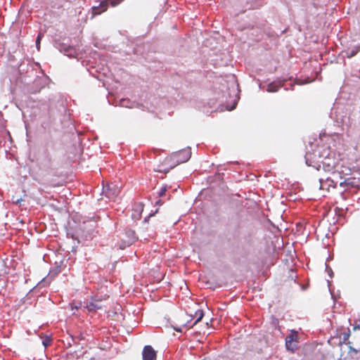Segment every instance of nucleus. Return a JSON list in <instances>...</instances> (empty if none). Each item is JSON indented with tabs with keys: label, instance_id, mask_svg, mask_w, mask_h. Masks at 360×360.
Segmentation results:
<instances>
[{
	"label": "nucleus",
	"instance_id": "nucleus-18",
	"mask_svg": "<svg viewBox=\"0 0 360 360\" xmlns=\"http://www.w3.org/2000/svg\"><path fill=\"white\" fill-rule=\"evenodd\" d=\"M51 339L49 336H46L42 340V344L44 346V347H46L48 345H49L51 344Z\"/></svg>",
	"mask_w": 360,
	"mask_h": 360
},
{
	"label": "nucleus",
	"instance_id": "nucleus-6",
	"mask_svg": "<svg viewBox=\"0 0 360 360\" xmlns=\"http://www.w3.org/2000/svg\"><path fill=\"white\" fill-rule=\"evenodd\" d=\"M191 157V149L187 147L172 154V158L178 164L187 162Z\"/></svg>",
	"mask_w": 360,
	"mask_h": 360
},
{
	"label": "nucleus",
	"instance_id": "nucleus-2",
	"mask_svg": "<svg viewBox=\"0 0 360 360\" xmlns=\"http://www.w3.org/2000/svg\"><path fill=\"white\" fill-rule=\"evenodd\" d=\"M54 46L70 58H76L78 55V50L75 46L66 44L60 40H55Z\"/></svg>",
	"mask_w": 360,
	"mask_h": 360
},
{
	"label": "nucleus",
	"instance_id": "nucleus-17",
	"mask_svg": "<svg viewBox=\"0 0 360 360\" xmlns=\"http://www.w3.org/2000/svg\"><path fill=\"white\" fill-rule=\"evenodd\" d=\"M333 172H335L338 174V176H335V186L336 187V185L338 184V180H341L342 179V176H341V172L339 171L338 169V167L335 168V169H333L332 172H330V176H333Z\"/></svg>",
	"mask_w": 360,
	"mask_h": 360
},
{
	"label": "nucleus",
	"instance_id": "nucleus-24",
	"mask_svg": "<svg viewBox=\"0 0 360 360\" xmlns=\"http://www.w3.org/2000/svg\"><path fill=\"white\" fill-rule=\"evenodd\" d=\"M21 201H22V198H18L15 200H13V203L18 205L21 202Z\"/></svg>",
	"mask_w": 360,
	"mask_h": 360
},
{
	"label": "nucleus",
	"instance_id": "nucleus-3",
	"mask_svg": "<svg viewBox=\"0 0 360 360\" xmlns=\"http://www.w3.org/2000/svg\"><path fill=\"white\" fill-rule=\"evenodd\" d=\"M322 168L326 172H330L338 167V160L333 156V153L329 148V155L323 157L320 162Z\"/></svg>",
	"mask_w": 360,
	"mask_h": 360
},
{
	"label": "nucleus",
	"instance_id": "nucleus-11",
	"mask_svg": "<svg viewBox=\"0 0 360 360\" xmlns=\"http://www.w3.org/2000/svg\"><path fill=\"white\" fill-rule=\"evenodd\" d=\"M103 192L105 193V195L108 198H112L114 196L118 195V193H120V190L115 185H107L105 188L103 187Z\"/></svg>",
	"mask_w": 360,
	"mask_h": 360
},
{
	"label": "nucleus",
	"instance_id": "nucleus-22",
	"mask_svg": "<svg viewBox=\"0 0 360 360\" xmlns=\"http://www.w3.org/2000/svg\"><path fill=\"white\" fill-rule=\"evenodd\" d=\"M360 329V321L359 323L358 321H355V324L354 326V330H359Z\"/></svg>",
	"mask_w": 360,
	"mask_h": 360
},
{
	"label": "nucleus",
	"instance_id": "nucleus-9",
	"mask_svg": "<svg viewBox=\"0 0 360 360\" xmlns=\"http://www.w3.org/2000/svg\"><path fill=\"white\" fill-rule=\"evenodd\" d=\"M85 307L90 312L96 311L102 308L101 300L92 297L91 300L86 303Z\"/></svg>",
	"mask_w": 360,
	"mask_h": 360
},
{
	"label": "nucleus",
	"instance_id": "nucleus-12",
	"mask_svg": "<svg viewBox=\"0 0 360 360\" xmlns=\"http://www.w3.org/2000/svg\"><path fill=\"white\" fill-rule=\"evenodd\" d=\"M125 233L127 237L128 238V240L124 245L120 246L121 249H124L126 246H129L130 245H131L136 240V238L135 232L131 229L127 230Z\"/></svg>",
	"mask_w": 360,
	"mask_h": 360
},
{
	"label": "nucleus",
	"instance_id": "nucleus-1",
	"mask_svg": "<svg viewBox=\"0 0 360 360\" xmlns=\"http://www.w3.org/2000/svg\"><path fill=\"white\" fill-rule=\"evenodd\" d=\"M311 151L307 150L305 155V162L308 166L313 167L319 171L321 169V161L323 157L329 155V148L324 146H316L315 149L312 148Z\"/></svg>",
	"mask_w": 360,
	"mask_h": 360
},
{
	"label": "nucleus",
	"instance_id": "nucleus-19",
	"mask_svg": "<svg viewBox=\"0 0 360 360\" xmlns=\"http://www.w3.org/2000/svg\"><path fill=\"white\" fill-rule=\"evenodd\" d=\"M352 184V179L348 178L345 179L343 181L340 182V186L345 187V186L350 185Z\"/></svg>",
	"mask_w": 360,
	"mask_h": 360
},
{
	"label": "nucleus",
	"instance_id": "nucleus-5",
	"mask_svg": "<svg viewBox=\"0 0 360 360\" xmlns=\"http://www.w3.org/2000/svg\"><path fill=\"white\" fill-rule=\"evenodd\" d=\"M338 174L335 172H333V176H327L326 178H319V181L314 184L315 187H319V190L328 191L330 187L335 188V176Z\"/></svg>",
	"mask_w": 360,
	"mask_h": 360
},
{
	"label": "nucleus",
	"instance_id": "nucleus-13",
	"mask_svg": "<svg viewBox=\"0 0 360 360\" xmlns=\"http://www.w3.org/2000/svg\"><path fill=\"white\" fill-rule=\"evenodd\" d=\"M203 316L204 312L202 310L196 311L195 313V317H196V320L195 321V322L192 325H190V322L191 321V319L190 321H188L186 323L183 324L182 327H192L193 326L195 325L198 322H199L202 319Z\"/></svg>",
	"mask_w": 360,
	"mask_h": 360
},
{
	"label": "nucleus",
	"instance_id": "nucleus-21",
	"mask_svg": "<svg viewBox=\"0 0 360 360\" xmlns=\"http://www.w3.org/2000/svg\"><path fill=\"white\" fill-rule=\"evenodd\" d=\"M326 270L328 276H330V278H333V270L331 269V268H330L328 265H326Z\"/></svg>",
	"mask_w": 360,
	"mask_h": 360
},
{
	"label": "nucleus",
	"instance_id": "nucleus-26",
	"mask_svg": "<svg viewBox=\"0 0 360 360\" xmlns=\"http://www.w3.org/2000/svg\"><path fill=\"white\" fill-rule=\"evenodd\" d=\"M291 341H292V339H290V340H288V338H286V342H285V344H286V347H288V344H289L290 342H291Z\"/></svg>",
	"mask_w": 360,
	"mask_h": 360
},
{
	"label": "nucleus",
	"instance_id": "nucleus-16",
	"mask_svg": "<svg viewBox=\"0 0 360 360\" xmlns=\"http://www.w3.org/2000/svg\"><path fill=\"white\" fill-rule=\"evenodd\" d=\"M120 105L124 108H133L135 107H138L139 104L135 102L131 101L129 99L122 98L120 101Z\"/></svg>",
	"mask_w": 360,
	"mask_h": 360
},
{
	"label": "nucleus",
	"instance_id": "nucleus-20",
	"mask_svg": "<svg viewBox=\"0 0 360 360\" xmlns=\"http://www.w3.org/2000/svg\"><path fill=\"white\" fill-rule=\"evenodd\" d=\"M166 191H167V186H162L161 188L160 189V191L158 192V195L160 197L163 196L165 194Z\"/></svg>",
	"mask_w": 360,
	"mask_h": 360
},
{
	"label": "nucleus",
	"instance_id": "nucleus-15",
	"mask_svg": "<svg viewBox=\"0 0 360 360\" xmlns=\"http://www.w3.org/2000/svg\"><path fill=\"white\" fill-rule=\"evenodd\" d=\"M360 51V45H356L353 47L348 48L345 51V56L352 58L354 56Z\"/></svg>",
	"mask_w": 360,
	"mask_h": 360
},
{
	"label": "nucleus",
	"instance_id": "nucleus-4",
	"mask_svg": "<svg viewBox=\"0 0 360 360\" xmlns=\"http://www.w3.org/2000/svg\"><path fill=\"white\" fill-rule=\"evenodd\" d=\"M123 0H102L98 5H94L91 8L92 17L99 15L105 11L110 4L112 6H116L120 4Z\"/></svg>",
	"mask_w": 360,
	"mask_h": 360
},
{
	"label": "nucleus",
	"instance_id": "nucleus-8",
	"mask_svg": "<svg viewBox=\"0 0 360 360\" xmlns=\"http://www.w3.org/2000/svg\"><path fill=\"white\" fill-rule=\"evenodd\" d=\"M142 357L143 360H155L156 352L151 346L146 345L143 347Z\"/></svg>",
	"mask_w": 360,
	"mask_h": 360
},
{
	"label": "nucleus",
	"instance_id": "nucleus-23",
	"mask_svg": "<svg viewBox=\"0 0 360 360\" xmlns=\"http://www.w3.org/2000/svg\"><path fill=\"white\" fill-rule=\"evenodd\" d=\"M40 39H41V36H40V34H39L37 38V39H36V45H37V48L38 49H39V47Z\"/></svg>",
	"mask_w": 360,
	"mask_h": 360
},
{
	"label": "nucleus",
	"instance_id": "nucleus-7",
	"mask_svg": "<svg viewBox=\"0 0 360 360\" xmlns=\"http://www.w3.org/2000/svg\"><path fill=\"white\" fill-rule=\"evenodd\" d=\"M231 91L229 93V96L231 97H233V103L231 106H229L228 105H226V109L228 110H233L237 103H238V101L239 99V96L238 95V84L236 83L235 81H233V82L231 83V87H229V90H231Z\"/></svg>",
	"mask_w": 360,
	"mask_h": 360
},
{
	"label": "nucleus",
	"instance_id": "nucleus-10",
	"mask_svg": "<svg viewBox=\"0 0 360 360\" xmlns=\"http://www.w3.org/2000/svg\"><path fill=\"white\" fill-rule=\"evenodd\" d=\"M281 87H284L285 90H288L289 88L284 86V80L274 81L269 84L266 91L268 92H276Z\"/></svg>",
	"mask_w": 360,
	"mask_h": 360
},
{
	"label": "nucleus",
	"instance_id": "nucleus-25",
	"mask_svg": "<svg viewBox=\"0 0 360 360\" xmlns=\"http://www.w3.org/2000/svg\"><path fill=\"white\" fill-rule=\"evenodd\" d=\"M175 330L178 331V332H181L182 331V327H174V328Z\"/></svg>",
	"mask_w": 360,
	"mask_h": 360
},
{
	"label": "nucleus",
	"instance_id": "nucleus-14",
	"mask_svg": "<svg viewBox=\"0 0 360 360\" xmlns=\"http://www.w3.org/2000/svg\"><path fill=\"white\" fill-rule=\"evenodd\" d=\"M330 117H331L332 119H334L335 122H337L338 124H343L345 122L346 117H345L343 115H338V112L335 109L332 110V112H331V114H330Z\"/></svg>",
	"mask_w": 360,
	"mask_h": 360
}]
</instances>
